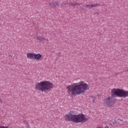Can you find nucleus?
<instances>
[{
	"instance_id": "nucleus-1",
	"label": "nucleus",
	"mask_w": 128,
	"mask_h": 128,
	"mask_svg": "<svg viewBox=\"0 0 128 128\" xmlns=\"http://www.w3.org/2000/svg\"><path fill=\"white\" fill-rule=\"evenodd\" d=\"M90 88V86L84 82L81 81L78 83H74L72 85H68L66 87L67 92L69 96L80 95L81 94H86V90Z\"/></svg>"
},
{
	"instance_id": "nucleus-2",
	"label": "nucleus",
	"mask_w": 128,
	"mask_h": 128,
	"mask_svg": "<svg viewBox=\"0 0 128 128\" xmlns=\"http://www.w3.org/2000/svg\"><path fill=\"white\" fill-rule=\"evenodd\" d=\"M112 97H108L104 99V102L108 106H112L114 104L116 99L113 98L118 96V98H128V91L120 88H113L111 90Z\"/></svg>"
},
{
	"instance_id": "nucleus-3",
	"label": "nucleus",
	"mask_w": 128,
	"mask_h": 128,
	"mask_svg": "<svg viewBox=\"0 0 128 128\" xmlns=\"http://www.w3.org/2000/svg\"><path fill=\"white\" fill-rule=\"evenodd\" d=\"M64 118L68 122H76L78 124L82 122L84 124L88 120V116L82 114H78V115L74 114V111H70L66 114L65 115Z\"/></svg>"
},
{
	"instance_id": "nucleus-4",
	"label": "nucleus",
	"mask_w": 128,
	"mask_h": 128,
	"mask_svg": "<svg viewBox=\"0 0 128 128\" xmlns=\"http://www.w3.org/2000/svg\"><path fill=\"white\" fill-rule=\"evenodd\" d=\"M54 88V85L50 82L48 80L38 82L35 84V90L42 92H48Z\"/></svg>"
},
{
	"instance_id": "nucleus-5",
	"label": "nucleus",
	"mask_w": 128,
	"mask_h": 128,
	"mask_svg": "<svg viewBox=\"0 0 128 128\" xmlns=\"http://www.w3.org/2000/svg\"><path fill=\"white\" fill-rule=\"evenodd\" d=\"M85 8H96V6H100V4H86Z\"/></svg>"
},
{
	"instance_id": "nucleus-6",
	"label": "nucleus",
	"mask_w": 128,
	"mask_h": 128,
	"mask_svg": "<svg viewBox=\"0 0 128 128\" xmlns=\"http://www.w3.org/2000/svg\"><path fill=\"white\" fill-rule=\"evenodd\" d=\"M59 4H60V2H53L49 4V5L52 8H54L56 6H58Z\"/></svg>"
},
{
	"instance_id": "nucleus-7",
	"label": "nucleus",
	"mask_w": 128,
	"mask_h": 128,
	"mask_svg": "<svg viewBox=\"0 0 128 128\" xmlns=\"http://www.w3.org/2000/svg\"><path fill=\"white\" fill-rule=\"evenodd\" d=\"M34 53H28L27 58L30 60H34Z\"/></svg>"
},
{
	"instance_id": "nucleus-8",
	"label": "nucleus",
	"mask_w": 128,
	"mask_h": 128,
	"mask_svg": "<svg viewBox=\"0 0 128 128\" xmlns=\"http://www.w3.org/2000/svg\"><path fill=\"white\" fill-rule=\"evenodd\" d=\"M42 57V56L40 54H34V60H40Z\"/></svg>"
},
{
	"instance_id": "nucleus-9",
	"label": "nucleus",
	"mask_w": 128,
	"mask_h": 128,
	"mask_svg": "<svg viewBox=\"0 0 128 128\" xmlns=\"http://www.w3.org/2000/svg\"><path fill=\"white\" fill-rule=\"evenodd\" d=\"M38 38L39 40H40V42H44V40H46V38H44V36H38Z\"/></svg>"
},
{
	"instance_id": "nucleus-10",
	"label": "nucleus",
	"mask_w": 128,
	"mask_h": 128,
	"mask_svg": "<svg viewBox=\"0 0 128 128\" xmlns=\"http://www.w3.org/2000/svg\"><path fill=\"white\" fill-rule=\"evenodd\" d=\"M69 4H70V6H76V5L78 6V3L70 2Z\"/></svg>"
},
{
	"instance_id": "nucleus-11",
	"label": "nucleus",
	"mask_w": 128,
	"mask_h": 128,
	"mask_svg": "<svg viewBox=\"0 0 128 128\" xmlns=\"http://www.w3.org/2000/svg\"><path fill=\"white\" fill-rule=\"evenodd\" d=\"M0 128H8L4 126H0Z\"/></svg>"
},
{
	"instance_id": "nucleus-12",
	"label": "nucleus",
	"mask_w": 128,
	"mask_h": 128,
	"mask_svg": "<svg viewBox=\"0 0 128 128\" xmlns=\"http://www.w3.org/2000/svg\"><path fill=\"white\" fill-rule=\"evenodd\" d=\"M0 102H2V98L0 97Z\"/></svg>"
},
{
	"instance_id": "nucleus-13",
	"label": "nucleus",
	"mask_w": 128,
	"mask_h": 128,
	"mask_svg": "<svg viewBox=\"0 0 128 128\" xmlns=\"http://www.w3.org/2000/svg\"><path fill=\"white\" fill-rule=\"evenodd\" d=\"M95 14H96V16H98V14H100V13L96 12V13H95Z\"/></svg>"
},
{
	"instance_id": "nucleus-14",
	"label": "nucleus",
	"mask_w": 128,
	"mask_h": 128,
	"mask_svg": "<svg viewBox=\"0 0 128 128\" xmlns=\"http://www.w3.org/2000/svg\"><path fill=\"white\" fill-rule=\"evenodd\" d=\"M66 6V4H62V6Z\"/></svg>"
}]
</instances>
